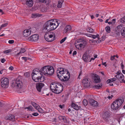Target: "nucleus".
Instances as JSON below:
<instances>
[{"label": "nucleus", "mask_w": 125, "mask_h": 125, "mask_svg": "<svg viewBox=\"0 0 125 125\" xmlns=\"http://www.w3.org/2000/svg\"><path fill=\"white\" fill-rule=\"evenodd\" d=\"M39 71L36 70H33L31 74L33 80L36 82H42L44 80V76H43L42 73L45 76H49L52 75L54 72L53 67L51 66H46L43 67Z\"/></svg>", "instance_id": "nucleus-1"}, {"label": "nucleus", "mask_w": 125, "mask_h": 125, "mask_svg": "<svg viewBox=\"0 0 125 125\" xmlns=\"http://www.w3.org/2000/svg\"><path fill=\"white\" fill-rule=\"evenodd\" d=\"M59 23L57 19H52L46 22L44 25V29L47 31L53 30L58 26Z\"/></svg>", "instance_id": "nucleus-2"}, {"label": "nucleus", "mask_w": 125, "mask_h": 125, "mask_svg": "<svg viewBox=\"0 0 125 125\" xmlns=\"http://www.w3.org/2000/svg\"><path fill=\"white\" fill-rule=\"evenodd\" d=\"M50 88L52 91L54 93L59 94L63 90V86L59 83H52L50 85Z\"/></svg>", "instance_id": "nucleus-3"}, {"label": "nucleus", "mask_w": 125, "mask_h": 125, "mask_svg": "<svg viewBox=\"0 0 125 125\" xmlns=\"http://www.w3.org/2000/svg\"><path fill=\"white\" fill-rule=\"evenodd\" d=\"M87 42L86 40L84 39H80L77 40L75 42V45L77 49L81 50L86 46Z\"/></svg>", "instance_id": "nucleus-4"}, {"label": "nucleus", "mask_w": 125, "mask_h": 125, "mask_svg": "<svg viewBox=\"0 0 125 125\" xmlns=\"http://www.w3.org/2000/svg\"><path fill=\"white\" fill-rule=\"evenodd\" d=\"M61 72L60 74H57V76L59 79L63 82L68 81L70 78V74L69 72L67 70H65V72Z\"/></svg>", "instance_id": "nucleus-5"}, {"label": "nucleus", "mask_w": 125, "mask_h": 125, "mask_svg": "<svg viewBox=\"0 0 125 125\" xmlns=\"http://www.w3.org/2000/svg\"><path fill=\"white\" fill-rule=\"evenodd\" d=\"M124 99L122 98H118L111 105L112 108L114 110H116L119 108L124 101Z\"/></svg>", "instance_id": "nucleus-6"}, {"label": "nucleus", "mask_w": 125, "mask_h": 125, "mask_svg": "<svg viewBox=\"0 0 125 125\" xmlns=\"http://www.w3.org/2000/svg\"><path fill=\"white\" fill-rule=\"evenodd\" d=\"M55 36L54 32H48L46 33L44 37L46 41L48 42H51L54 40Z\"/></svg>", "instance_id": "nucleus-7"}, {"label": "nucleus", "mask_w": 125, "mask_h": 125, "mask_svg": "<svg viewBox=\"0 0 125 125\" xmlns=\"http://www.w3.org/2000/svg\"><path fill=\"white\" fill-rule=\"evenodd\" d=\"M36 28L34 27L31 28L30 29H28L24 30L23 32V36L27 37L29 36L31 34V32H34L35 31Z\"/></svg>", "instance_id": "nucleus-8"}, {"label": "nucleus", "mask_w": 125, "mask_h": 125, "mask_svg": "<svg viewBox=\"0 0 125 125\" xmlns=\"http://www.w3.org/2000/svg\"><path fill=\"white\" fill-rule=\"evenodd\" d=\"M1 85L3 88H7L9 84L8 79L6 78H3L0 80Z\"/></svg>", "instance_id": "nucleus-9"}, {"label": "nucleus", "mask_w": 125, "mask_h": 125, "mask_svg": "<svg viewBox=\"0 0 125 125\" xmlns=\"http://www.w3.org/2000/svg\"><path fill=\"white\" fill-rule=\"evenodd\" d=\"M13 85L19 88H21L23 86V83L22 81L18 78L16 79L14 82L13 83Z\"/></svg>", "instance_id": "nucleus-10"}, {"label": "nucleus", "mask_w": 125, "mask_h": 125, "mask_svg": "<svg viewBox=\"0 0 125 125\" xmlns=\"http://www.w3.org/2000/svg\"><path fill=\"white\" fill-rule=\"evenodd\" d=\"M44 86V84L43 83H37L36 85V89L39 92L41 93L42 88Z\"/></svg>", "instance_id": "nucleus-11"}, {"label": "nucleus", "mask_w": 125, "mask_h": 125, "mask_svg": "<svg viewBox=\"0 0 125 125\" xmlns=\"http://www.w3.org/2000/svg\"><path fill=\"white\" fill-rule=\"evenodd\" d=\"M28 40L31 41L35 42L37 41L39 38V35L37 34H35L29 37Z\"/></svg>", "instance_id": "nucleus-12"}, {"label": "nucleus", "mask_w": 125, "mask_h": 125, "mask_svg": "<svg viewBox=\"0 0 125 125\" xmlns=\"http://www.w3.org/2000/svg\"><path fill=\"white\" fill-rule=\"evenodd\" d=\"M102 117L105 121H107L110 118V113L108 112H105L102 115Z\"/></svg>", "instance_id": "nucleus-13"}, {"label": "nucleus", "mask_w": 125, "mask_h": 125, "mask_svg": "<svg viewBox=\"0 0 125 125\" xmlns=\"http://www.w3.org/2000/svg\"><path fill=\"white\" fill-rule=\"evenodd\" d=\"M89 81L88 78H86L83 79L82 83L83 85L85 87H88L90 86Z\"/></svg>", "instance_id": "nucleus-14"}, {"label": "nucleus", "mask_w": 125, "mask_h": 125, "mask_svg": "<svg viewBox=\"0 0 125 125\" xmlns=\"http://www.w3.org/2000/svg\"><path fill=\"white\" fill-rule=\"evenodd\" d=\"M90 104L93 106L96 107L98 105V102L92 99H91L89 101Z\"/></svg>", "instance_id": "nucleus-15"}, {"label": "nucleus", "mask_w": 125, "mask_h": 125, "mask_svg": "<svg viewBox=\"0 0 125 125\" xmlns=\"http://www.w3.org/2000/svg\"><path fill=\"white\" fill-rule=\"evenodd\" d=\"M90 56L87 53H84L83 55V60L86 62H88L90 59Z\"/></svg>", "instance_id": "nucleus-16"}, {"label": "nucleus", "mask_w": 125, "mask_h": 125, "mask_svg": "<svg viewBox=\"0 0 125 125\" xmlns=\"http://www.w3.org/2000/svg\"><path fill=\"white\" fill-rule=\"evenodd\" d=\"M94 82L97 83H99L101 81L99 76L96 74H94Z\"/></svg>", "instance_id": "nucleus-17"}, {"label": "nucleus", "mask_w": 125, "mask_h": 125, "mask_svg": "<svg viewBox=\"0 0 125 125\" xmlns=\"http://www.w3.org/2000/svg\"><path fill=\"white\" fill-rule=\"evenodd\" d=\"M41 92V94L43 96L48 95H49V90L47 89L43 90Z\"/></svg>", "instance_id": "nucleus-18"}, {"label": "nucleus", "mask_w": 125, "mask_h": 125, "mask_svg": "<svg viewBox=\"0 0 125 125\" xmlns=\"http://www.w3.org/2000/svg\"><path fill=\"white\" fill-rule=\"evenodd\" d=\"M124 76L122 74H120L119 75H117L115 76L116 78L118 80H121L122 79V81L124 82V80L123 79L124 78Z\"/></svg>", "instance_id": "nucleus-19"}, {"label": "nucleus", "mask_w": 125, "mask_h": 125, "mask_svg": "<svg viewBox=\"0 0 125 125\" xmlns=\"http://www.w3.org/2000/svg\"><path fill=\"white\" fill-rule=\"evenodd\" d=\"M6 119L12 121H14L15 119V116L12 115H10L6 117Z\"/></svg>", "instance_id": "nucleus-20"}, {"label": "nucleus", "mask_w": 125, "mask_h": 125, "mask_svg": "<svg viewBox=\"0 0 125 125\" xmlns=\"http://www.w3.org/2000/svg\"><path fill=\"white\" fill-rule=\"evenodd\" d=\"M26 4L29 7H31L33 6V0H27L26 2Z\"/></svg>", "instance_id": "nucleus-21"}, {"label": "nucleus", "mask_w": 125, "mask_h": 125, "mask_svg": "<svg viewBox=\"0 0 125 125\" xmlns=\"http://www.w3.org/2000/svg\"><path fill=\"white\" fill-rule=\"evenodd\" d=\"M71 26L70 25L67 26L65 28L64 30V31L65 32L70 31L71 30Z\"/></svg>", "instance_id": "nucleus-22"}, {"label": "nucleus", "mask_w": 125, "mask_h": 125, "mask_svg": "<svg viewBox=\"0 0 125 125\" xmlns=\"http://www.w3.org/2000/svg\"><path fill=\"white\" fill-rule=\"evenodd\" d=\"M71 106L75 110H78L79 109L78 106L73 103H72L71 104Z\"/></svg>", "instance_id": "nucleus-23"}, {"label": "nucleus", "mask_w": 125, "mask_h": 125, "mask_svg": "<svg viewBox=\"0 0 125 125\" xmlns=\"http://www.w3.org/2000/svg\"><path fill=\"white\" fill-rule=\"evenodd\" d=\"M63 0H59L58 1L57 7L58 8H60L62 7Z\"/></svg>", "instance_id": "nucleus-24"}, {"label": "nucleus", "mask_w": 125, "mask_h": 125, "mask_svg": "<svg viewBox=\"0 0 125 125\" xmlns=\"http://www.w3.org/2000/svg\"><path fill=\"white\" fill-rule=\"evenodd\" d=\"M65 70H64V69L62 68H60L58 69L56 71L57 75V74H60L61 73H62L61 72H62L63 73V72H65Z\"/></svg>", "instance_id": "nucleus-25"}, {"label": "nucleus", "mask_w": 125, "mask_h": 125, "mask_svg": "<svg viewBox=\"0 0 125 125\" xmlns=\"http://www.w3.org/2000/svg\"><path fill=\"white\" fill-rule=\"evenodd\" d=\"M110 94H109V95H111L112 97H113L114 95H115L117 94L116 90H113L110 92Z\"/></svg>", "instance_id": "nucleus-26"}, {"label": "nucleus", "mask_w": 125, "mask_h": 125, "mask_svg": "<svg viewBox=\"0 0 125 125\" xmlns=\"http://www.w3.org/2000/svg\"><path fill=\"white\" fill-rule=\"evenodd\" d=\"M102 86V83H101L98 84L97 85H95L93 86V88H95L96 89H100Z\"/></svg>", "instance_id": "nucleus-27"}, {"label": "nucleus", "mask_w": 125, "mask_h": 125, "mask_svg": "<svg viewBox=\"0 0 125 125\" xmlns=\"http://www.w3.org/2000/svg\"><path fill=\"white\" fill-rule=\"evenodd\" d=\"M39 2L45 3L46 5H47L50 3V0H39Z\"/></svg>", "instance_id": "nucleus-28"}, {"label": "nucleus", "mask_w": 125, "mask_h": 125, "mask_svg": "<svg viewBox=\"0 0 125 125\" xmlns=\"http://www.w3.org/2000/svg\"><path fill=\"white\" fill-rule=\"evenodd\" d=\"M113 35L117 37L119 36L120 35V30H115V33Z\"/></svg>", "instance_id": "nucleus-29"}, {"label": "nucleus", "mask_w": 125, "mask_h": 125, "mask_svg": "<svg viewBox=\"0 0 125 125\" xmlns=\"http://www.w3.org/2000/svg\"><path fill=\"white\" fill-rule=\"evenodd\" d=\"M40 15L38 13H33L31 14V17L32 18H35L37 17H40Z\"/></svg>", "instance_id": "nucleus-30"}, {"label": "nucleus", "mask_w": 125, "mask_h": 125, "mask_svg": "<svg viewBox=\"0 0 125 125\" xmlns=\"http://www.w3.org/2000/svg\"><path fill=\"white\" fill-rule=\"evenodd\" d=\"M121 33L122 36L125 37V27L123 28L121 30Z\"/></svg>", "instance_id": "nucleus-31"}, {"label": "nucleus", "mask_w": 125, "mask_h": 125, "mask_svg": "<svg viewBox=\"0 0 125 125\" xmlns=\"http://www.w3.org/2000/svg\"><path fill=\"white\" fill-rule=\"evenodd\" d=\"M26 50L24 48H21V51L19 53H18L17 54L16 56L19 55L21 53H23L25 52Z\"/></svg>", "instance_id": "nucleus-32"}, {"label": "nucleus", "mask_w": 125, "mask_h": 125, "mask_svg": "<svg viewBox=\"0 0 125 125\" xmlns=\"http://www.w3.org/2000/svg\"><path fill=\"white\" fill-rule=\"evenodd\" d=\"M87 30L88 31L91 33H93L94 31V30L93 29L90 28H87Z\"/></svg>", "instance_id": "nucleus-33"}, {"label": "nucleus", "mask_w": 125, "mask_h": 125, "mask_svg": "<svg viewBox=\"0 0 125 125\" xmlns=\"http://www.w3.org/2000/svg\"><path fill=\"white\" fill-rule=\"evenodd\" d=\"M58 118L60 120H63L64 121H66V119L64 116H59Z\"/></svg>", "instance_id": "nucleus-34"}, {"label": "nucleus", "mask_w": 125, "mask_h": 125, "mask_svg": "<svg viewBox=\"0 0 125 125\" xmlns=\"http://www.w3.org/2000/svg\"><path fill=\"white\" fill-rule=\"evenodd\" d=\"M83 104L84 106H86L88 104V102H87V100L86 99H84L83 101Z\"/></svg>", "instance_id": "nucleus-35"}, {"label": "nucleus", "mask_w": 125, "mask_h": 125, "mask_svg": "<svg viewBox=\"0 0 125 125\" xmlns=\"http://www.w3.org/2000/svg\"><path fill=\"white\" fill-rule=\"evenodd\" d=\"M106 31L108 33L110 32V28L109 26H107L105 28Z\"/></svg>", "instance_id": "nucleus-36"}, {"label": "nucleus", "mask_w": 125, "mask_h": 125, "mask_svg": "<svg viewBox=\"0 0 125 125\" xmlns=\"http://www.w3.org/2000/svg\"><path fill=\"white\" fill-rule=\"evenodd\" d=\"M25 109H28L29 111H32L33 110L32 107L31 106H30L28 107H25Z\"/></svg>", "instance_id": "nucleus-37"}, {"label": "nucleus", "mask_w": 125, "mask_h": 125, "mask_svg": "<svg viewBox=\"0 0 125 125\" xmlns=\"http://www.w3.org/2000/svg\"><path fill=\"white\" fill-rule=\"evenodd\" d=\"M99 35L98 34H97L96 35H91V37L93 38L94 39H95L97 37L98 38L99 36Z\"/></svg>", "instance_id": "nucleus-38"}, {"label": "nucleus", "mask_w": 125, "mask_h": 125, "mask_svg": "<svg viewBox=\"0 0 125 125\" xmlns=\"http://www.w3.org/2000/svg\"><path fill=\"white\" fill-rule=\"evenodd\" d=\"M120 21L122 23H123L125 22V16L121 19Z\"/></svg>", "instance_id": "nucleus-39"}, {"label": "nucleus", "mask_w": 125, "mask_h": 125, "mask_svg": "<svg viewBox=\"0 0 125 125\" xmlns=\"http://www.w3.org/2000/svg\"><path fill=\"white\" fill-rule=\"evenodd\" d=\"M11 50L9 49L6 51H4V52L6 53H9L11 52Z\"/></svg>", "instance_id": "nucleus-40"}, {"label": "nucleus", "mask_w": 125, "mask_h": 125, "mask_svg": "<svg viewBox=\"0 0 125 125\" xmlns=\"http://www.w3.org/2000/svg\"><path fill=\"white\" fill-rule=\"evenodd\" d=\"M67 37H65L64 38L62 39L60 41V43L62 44L63 43L66 39Z\"/></svg>", "instance_id": "nucleus-41"}, {"label": "nucleus", "mask_w": 125, "mask_h": 125, "mask_svg": "<svg viewBox=\"0 0 125 125\" xmlns=\"http://www.w3.org/2000/svg\"><path fill=\"white\" fill-rule=\"evenodd\" d=\"M105 36H102V40H99V41L98 40V42H101L102 41H104L105 40Z\"/></svg>", "instance_id": "nucleus-42"}, {"label": "nucleus", "mask_w": 125, "mask_h": 125, "mask_svg": "<svg viewBox=\"0 0 125 125\" xmlns=\"http://www.w3.org/2000/svg\"><path fill=\"white\" fill-rule=\"evenodd\" d=\"M112 78L110 79H108L106 81L108 83H110L111 82H113V81H112Z\"/></svg>", "instance_id": "nucleus-43"}, {"label": "nucleus", "mask_w": 125, "mask_h": 125, "mask_svg": "<svg viewBox=\"0 0 125 125\" xmlns=\"http://www.w3.org/2000/svg\"><path fill=\"white\" fill-rule=\"evenodd\" d=\"M122 25H120L119 26H118L117 27V29L118 30H119V29H122Z\"/></svg>", "instance_id": "nucleus-44"}, {"label": "nucleus", "mask_w": 125, "mask_h": 125, "mask_svg": "<svg viewBox=\"0 0 125 125\" xmlns=\"http://www.w3.org/2000/svg\"><path fill=\"white\" fill-rule=\"evenodd\" d=\"M31 104L34 107H36V106L38 105L37 104H36L34 102H31Z\"/></svg>", "instance_id": "nucleus-45"}, {"label": "nucleus", "mask_w": 125, "mask_h": 125, "mask_svg": "<svg viewBox=\"0 0 125 125\" xmlns=\"http://www.w3.org/2000/svg\"><path fill=\"white\" fill-rule=\"evenodd\" d=\"M38 111L41 113H43V111L42 109L40 107V108L39 109V110H38Z\"/></svg>", "instance_id": "nucleus-46"}, {"label": "nucleus", "mask_w": 125, "mask_h": 125, "mask_svg": "<svg viewBox=\"0 0 125 125\" xmlns=\"http://www.w3.org/2000/svg\"><path fill=\"white\" fill-rule=\"evenodd\" d=\"M8 25V23H5L4 24H2L1 26V28H3L4 27H5L7 26Z\"/></svg>", "instance_id": "nucleus-47"}, {"label": "nucleus", "mask_w": 125, "mask_h": 125, "mask_svg": "<svg viewBox=\"0 0 125 125\" xmlns=\"http://www.w3.org/2000/svg\"><path fill=\"white\" fill-rule=\"evenodd\" d=\"M115 55H114L113 56H111L110 58L111 60L112 61L113 60L115 59Z\"/></svg>", "instance_id": "nucleus-48"}, {"label": "nucleus", "mask_w": 125, "mask_h": 125, "mask_svg": "<svg viewBox=\"0 0 125 125\" xmlns=\"http://www.w3.org/2000/svg\"><path fill=\"white\" fill-rule=\"evenodd\" d=\"M1 62L2 63H4L5 61H6V60L5 59L3 58V59H1L0 60Z\"/></svg>", "instance_id": "nucleus-49"}, {"label": "nucleus", "mask_w": 125, "mask_h": 125, "mask_svg": "<svg viewBox=\"0 0 125 125\" xmlns=\"http://www.w3.org/2000/svg\"><path fill=\"white\" fill-rule=\"evenodd\" d=\"M14 41L13 40H10L8 41V42L10 44H12L14 42Z\"/></svg>", "instance_id": "nucleus-50"}, {"label": "nucleus", "mask_w": 125, "mask_h": 125, "mask_svg": "<svg viewBox=\"0 0 125 125\" xmlns=\"http://www.w3.org/2000/svg\"><path fill=\"white\" fill-rule=\"evenodd\" d=\"M115 19H113L112 20V23L113 24H113H114L115 22Z\"/></svg>", "instance_id": "nucleus-51"}, {"label": "nucleus", "mask_w": 125, "mask_h": 125, "mask_svg": "<svg viewBox=\"0 0 125 125\" xmlns=\"http://www.w3.org/2000/svg\"><path fill=\"white\" fill-rule=\"evenodd\" d=\"M32 115L34 116H37L39 114H38V113H33L32 114Z\"/></svg>", "instance_id": "nucleus-52"}, {"label": "nucleus", "mask_w": 125, "mask_h": 125, "mask_svg": "<svg viewBox=\"0 0 125 125\" xmlns=\"http://www.w3.org/2000/svg\"><path fill=\"white\" fill-rule=\"evenodd\" d=\"M40 107V106H39L38 105L35 107V108L38 110Z\"/></svg>", "instance_id": "nucleus-53"}, {"label": "nucleus", "mask_w": 125, "mask_h": 125, "mask_svg": "<svg viewBox=\"0 0 125 125\" xmlns=\"http://www.w3.org/2000/svg\"><path fill=\"white\" fill-rule=\"evenodd\" d=\"M121 68H122V69H124V65L123 64V62H122L121 63Z\"/></svg>", "instance_id": "nucleus-54"}, {"label": "nucleus", "mask_w": 125, "mask_h": 125, "mask_svg": "<svg viewBox=\"0 0 125 125\" xmlns=\"http://www.w3.org/2000/svg\"><path fill=\"white\" fill-rule=\"evenodd\" d=\"M22 60H25L24 61L25 62L27 60V57H22Z\"/></svg>", "instance_id": "nucleus-55"}, {"label": "nucleus", "mask_w": 125, "mask_h": 125, "mask_svg": "<svg viewBox=\"0 0 125 125\" xmlns=\"http://www.w3.org/2000/svg\"><path fill=\"white\" fill-rule=\"evenodd\" d=\"M9 31L8 30H6L5 31V34H7L9 33Z\"/></svg>", "instance_id": "nucleus-56"}, {"label": "nucleus", "mask_w": 125, "mask_h": 125, "mask_svg": "<svg viewBox=\"0 0 125 125\" xmlns=\"http://www.w3.org/2000/svg\"><path fill=\"white\" fill-rule=\"evenodd\" d=\"M13 69V67L12 66H10L9 68V69L11 70H12Z\"/></svg>", "instance_id": "nucleus-57"}, {"label": "nucleus", "mask_w": 125, "mask_h": 125, "mask_svg": "<svg viewBox=\"0 0 125 125\" xmlns=\"http://www.w3.org/2000/svg\"><path fill=\"white\" fill-rule=\"evenodd\" d=\"M5 71V70L4 69H2V70H1V71H0V74H2L3 73V71Z\"/></svg>", "instance_id": "nucleus-58"}, {"label": "nucleus", "mask_w": 125, "mask_h": 125, "mask_svg": "<svg viewBox=\"0 0 125 125\" xmlns=\"http://www.w3.org/2000/svg\"><path fill=\"white\" fill-rule=\"evenodd\" d=\"M76 53H77V52H76V51H75L73 52V56H74V55H75L76 54Z\"/></svg>", "instance_id": "nucleus-59"}, {"label": "nucleus", "mask_w": 125, "mask_h": 125, "mask_svg": "<svg viewBox=\"0 0 125 125\" xmlns=\"http://www.w3.org/2000/svg\"><path fill=\"white\" fill-rule=\"evenodd\" d=\"M102 63H103L102 64L104 65L106 67V66L107 65L106 64V62H104V63H103V62H102Z\"/></svg>", "instance_id": "nucleus-60"}, {"label": "nucleus", "mask_w": 125, "mask_h": 125, "mask_svg": "<svg viewBox=\"0 0 125 125\" xmlns=\"http://www.w3.org/2000/svg\"><path fill=\"white\" fill-rule=\"evenodd\" d=\"M52 7L55 8L56 7V5L55 4H53L52 5Z\"/></svg>", "instance_id": "nucleus-61"}, {"label": "nucleus", "mask_w": 125, "mask_h": 125, "mask_svg": "<svg viewBox=\"0 0 125 125\" xmlns=\"http://www.w3.org/2000/svg\"><path fill=\"white\" fill-rule=\"evenodd\" d=\"M86 35L88 37H91V35H92V34L87 33Z\"/></svg>", "instance_id": "nucleus-62"}, {"label": "nucleus", "mask_w": 125, "mask_h": 125, "mask_svg": "<svg viewBox=\"0 0 125 125\" xmlns=\"http://www.w3.org/2000/svg\"><path fill=\"white\" fill-rule=\"evenodd\" d=\"M112 97L111 95H110V96L109 95L108 97V99H111L112 98V97Z\"/></svg>", "instance_id": "nucleus-63"}, {"label": "nucleus", "mask_w": 125, "mask_h": 125, "mask_svg": "<svg viewBox=\"0 0 125 125\" xmlns=\"http://www.w3.org/2000/svg\"><path fill=\"white\" fill-rule=\"evenodd\" d=\"M112 81H115L116 80V78H112Z\"/></svg>", "instance_id": "nucleus-64"}]
</instances>
